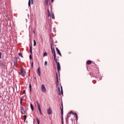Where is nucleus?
Returning a JSON list of instances; mask_svg holds the SVG:
<instances>
[{"instance_id":"nucleus-1","label":"nucleus","mask_w":124,"mask_h":124,"mask_svg":"<svg viewBox=\"0 0 124 124\" xmlns=\"http://www.w3.org/2000/svg\"><path fill=\"white\" fill-rule=\"evenodd\" d=\"M56 79H57V82H56V86L58 88V92H59V95H61V94H63V92L62 91V86H61V89L60 88V87L58 85L59 83V79L58 78V74H56Z\"/></svg>"},{"instance_id":"nucleus-2","label":"nucleus","mask_w":124,"mask_h":124,"mask_svg":"<svg viewBox=\"0 0 124 124\" xmlns=\"http://www.w3.org/2000/svg\"><path fill=\"white\" fill-rule=\"evenodd\" d=\"M70 114H73V115H75V116H76V121H78V116L77 115V114L76 113H73V111H70L69 113H68V115H67V119H68L69 118V116H69V115H70Z\"/></svg>"},{"instance_id":"nucleus-3","label":"nucleus","mask_w":124,"mask_h":124,"mask_svg":"<svg viewBox=\"0 0 124 124\" xmlns=\"http://www.w3.org/2000/svg\"><path fill=\"white\" fill-rule=\"evenodd\" d=\"M51 52H52V54H53V57H56V52H55V48H53V46H52V44H51Z\"/></svg>"},{"instance_id":"nucleus-4","label":"nucleus","mask_w":124,"mask_h":124,"mask_svg":"<svg viewBox=\"0 0 124 124\" xmlns=\"http://www.w3.org/2000/svg\"><path fill=\"white\" fill-rule=\"evenodd\" d=\"M17 60H18V59L16 57L13 60L14 64L16 67H17V65L18 64Z\"/></svg>"},{"instance_id":"nucleus-5","label":"nucleus","mask_w":124,"mask_h":124,"mask_svg":"<svg viewBox=\"0 0 124 124\" xmlns=\"http://www.w3.org/2000/svg\"><path fill=\"white\" fill-rule=\"evenodd\" d=\"M62 121H63V107L62 104V108L61 109Z\"/></svg>"},{"instance_id":"nucleus-6","label":"nucleus","mask_w":124,"mask_h":124,"mask_svg":"<svg viewBox=\"0 0 124 124\" xmlns=\"http://www.w3.org/2000/svg\"><path fill=\"white\" fill-rule=\"evenodd\" d=\"M25 73H26V72H25L23 69H22L21 70V72H19V74H20V75H22V76L24 77H25Z\"/></svg>"},{"instance_id":"nucleus-7","label":"nucleus","mask_w":124,"mask_h":124,"mask_svg":"<svg viewBox=\"0 0 124 124\" xmlns=\"http://www.w3.org/2000/svg\"><path fill=\"white\" fill-rule=\"evenodd\" d=\"M47 113L48 115H51L53 113V110H52V108H49L47 110Z\"/></svg>"},{"instance_id":"nucleus-8","label":"nucleus","mask_w":124,"mask_h":124,"mask_svg":"<svg viewBox=\"0 0 124 124\" xmlns=\"http://www.w3.org/2000/svg\"><path fill=\"white\" fill-rule=\"evenodd\" d=\"M20 108L22 115H25L26 114V111L24 109V108L23 107H20Z\"/></svg>"},{"instance_id":"nucleus-9","label":"nucleus","mask_w":124,"mask_h":124,"mask_svg":"<svg viewBox=\"0 0 124 124\" xmlns=\"http://www.w3.org/2000/svg\"><path fill=\"white\" fill-rule=\"evenodd\" d=\"M42 90L43 93H46V87H45L44 84L42 85Z\"/></svg>"},{"instance_id":"nucleus-10","label":"nucleus","mask_w":124,"mask_h":124,"mask_svg":"<svg viewBox=\"0 0 124 124\" xmlns=\"http://www.w3.org/2000/svg\"><path fill=\"white\" fill-rule=\"evenodd\" d=\"M56 49L58 54H59V56H61V57H62V53H61V51H60V49H59L58 47H56Z\"/></svg>"},{"instance_id":"nucleus-11","label":"nucleus","mask_w":124,"mask_h":124,"mask_svg":"<svg viewBox=\"0 0 124 124\" xmlns=\"http://www.w3.org/2000/svg\"><path fill=\"white\" fill-rule=\"evenodd\" d=\"M57 65L58 71L60 72V70H61V64H60V63H58Z\"/></svg>"},{"instance_id":"nucleus-12","label":"nucleus","mask_w":124,"mask_h":124,"mask_svg":"<svg viewBox=\"0 0 124 124\" xmlns=\"http://www.w3.org/2000/svg\"><path fill=\"white\" fill-rule=\"evenodd\" d=\"M31 3L32 4H33V0H31ZM28 5H29V6H31V0H29Z\"/></svg>"},{"instance_id":"nucleus-13","label":"nucleus","mask_w":124,"mask_h":124,"mask_svg":"<svg viewBox=\"0 0 124 124\" xmlns=\"http://www.w3.org/2000/svg\"><path fill=\"white\" fill-rule=\"evenodd\" d=\"M57 56H54V61L55 62V63L56 64H58V63H60V62H58V60H57Z\"/></svg>"},{"instance_id":"nucleus-14","label":"nucleus","mask_w":124,"mask_h":124,"mask_svg":"<svg viewBox=\"0 0 124 124\" xmlns=\"http://www.w3.org/2000/svg\"><path fill=\"white\" fill-rule=\"evenodd\" d=\"M37 104L38 105V110H41V108H40V104H39V103H38V101H36Z\"/></svg>"},{"instance_id":"nucleus-15","label":"nucleus","mask_w":124,"mask_h":124,"mask_svg":"<svg viewBox=\"0 0 124 124\" xmlns=\"http://www.w3.org/2000/svg\"><path fill=\"white\" fill-rule=\"evenodd\" d=\"M37 74L39 76H40V67H38L37 69Z\"/></svg>"},{"instance_id":"nucleus-16","label":"nucleus","mask_w":124,"mask_h":124,"mask_svg":"<svg viewBox=\"0 0 124 124\" xmlns=\"http://www.w3.org/2000/svg\"><path fill=\"white\" fill-rule=\"evenodd\" d=\"M92 61H90V60H88V61H87V64H88V65H90V64H91V63H92Z\"/></svg>"},{"instance_id":"nucleus-17","label":"nucleus","mask_w":124,"mask_h":124,"mask_svg":"<svg viewBox=\"0 0 124 124\" xmlns=\"http://www.w3.org/2000/svg\"><path fill=\"white\" fill-rule=\"evenodd\" d=\"M47 16L48 17H50V16H51V14H50L49 9L47 10Z\"/></svg>"},{"instance_id":"nucleus-18","label":"nucleus","mask_w":124,"mask_h":124,"mask_svg":"<svg viewBox=\"0 0 124 124\" xmlns=\"http://www.w3.org/2000/svg\"><path fill=\"white\" fill-rule=\"evenodd\" d=\"M0 64L2 67H4V66H5V63H4L1 62Z\"/></svg>"},{"instance_id":"nucleus-19","label":"nucleus","mask_w":124,"mask_h":124,"mask_svg":"<svg viewBox=\"0 0 124 124\" xmlns=\"http://www.w3.org/2000/svg\"><path fill=\"white\" fill-rule=\"evenodd\" d=\"M30 105H31V108L32 111H33L34 108H33V106L32 105V104L31 103Z\"/></svg>"},{"instance_id":"nucleus-20","label":"nucleus","mask_w":124,"mask_h":124,"mask_svg":"<svg viewBox=\"0 0 124 124\" xmlns=\"http://www.w3.org/2000/svg\"><path fill=\"white\" fill-rule=\"evenodd\" d=\"M30 49L31 54H32V46H30Z\"/></svg>"},{"instance_id":"nucleus-21","label":"nucleus","mask_w":124,"mask_h":124,"mask_svg":"<svg viewBox=\"0 0 124 124\" xmlns=\"http://www.w3.org/2000/svg\"><path fill=\"white\" fill-rule=\"evenodd\" d=\"M29 89L30 92H31V84H29Z\"/></svg>"},{"instance_id":"nucleus-22","label":"nucleus","mask_w":124,"mask_h":124,"mask_svg":"<svg viewBox=\"0 0 124 124\" xmlns=\"http://www.w3.org/2000/svg\"><path fill=\"white\" fill-rule=\"evenodd\" d=\"M36 46V42L35 41V40H34L33 41V46Z\"/></svg>"},{"instance_id":"nucleus-23","label":"nucleus","mask_w":124,"mask_h":124,"mask_svg":"<svg viewBox=\"0 0 124 124\" xmlns=\"http://www.w3.org/2000/svg\"><path fill=\"white\" fill-rule=\"evenodd\" d=\"M51 18L52 19H55V16L54 15V14L51 15Z\"/></svg>"},{"instance_id":"nucleus-24","label":"nucleus","mask_w":124,"mask_h":124,"mask_svg":"<svg viewBox=\"0 0 124 124\" xmlns=\"http://www.w3.org/2000/svg\"><path fill=\"white\" fill-rule=\"evenodd\" d=\"M47 4H49V1L48 0H46V5H47Z\"/></svg>"},{"instance_id":"nucleus-25","label":"nucleus","mask_w":124,"mask_h":124,"mask_svg":"<svg viewBox=\"0 0 124 124\" xmlns=\"http://www.w3.org/2000/svg\"><path fill=\"white\" fill-rule=\"evenodd\" d=\"M18 56H19V57H21V58H23V56L22 55V53L21 52L18 53Z\"/></svg>"},{"instance_id":"nucleus-26","label":"nucleus","mask_w":124,"mask_h":124,"mask_svg":"<svg viewBox=\"0 0 124 124\" xmlns=\"http://www.w3.org/2000/svg\"><path fill=\"white\" fill-rule=\"evenodd\" d=\"M36 121L37 122V124H39L40 123V121H39V120H38V118H36Z\"/></svg>"},{"instance_id":"nucleus-27","label":"nucleus","mask_w":124,"mask_h":124,"mask_svg":"<svg viewBox=\"0 0 124 124\" xmlns=\"http://www.w3.org/2000/svg\"><path fill=\"white\" fill-rule=\"evenodd\" d=\"M22 102H23V98L20 99V105H22Z\"/></svg>"},{"instance_id":"nucleus-28","label":"nucleus","mask_w":124,"mask_h":124,"mask_svg":"<svg viewBox=\"0 0 124 124\" xmlns=\"http://www.w3.org/2000/svg\"><path fill=\"white\" fill-rule=\"evenodd\" d=\"M24 122H26V120H27V115H24Z\"/></svg>"},{"instance_id":"nucleus-29","label":"nucleus","mask_w":124,"mask_h":124,"mask_svg":"<svg viewBox=\"0 0 124 124\" xmlns=\"http://www.w3.org/2000/svg\"><path fill=\"white\" fill-rule=\"evenodd\" d=\"M44 57H46V56H47V52H45L44 53Z\"/></svg>"},{"instance_id":"nucleus-30","label":"nucleus","mask_w":124,"mask_h":124,"mask_svg":"<svg viewBox=\"0 0 124 124\" xmlns=\"http://www.w3.org/2000/svg\"><path fill=\"white\" fill-rule=\"evenodd\" d=\"M47 63H48V62H47V61H45V66H46L47 65Z\"/></svg>"},{"instance_id":"nucleus-31","label":"nucleus","mask_w":124,"mask_h":124,"mask_svg":"<svg viewBox=\"0 0 124 124\" xmlns=\"http://www.w3.org/2000/svg\"><path fill=\"white\" fill-rule=\"evenodd\" d=\"M31 68H32V67H33V62H32V63H31Z\"/></svg>"},{"instance_id":"nucleus-32","label":"nucleus","mask_w":124,"mask_h":124,"mask_svg":"<svg viewBox=\"0 0 124 124\" xmlns=\"http://www.w3.org/2000/svg\"><path fill=\"white\" fill-rule=\"evenodd\" d=\"M39 111L40 112V115H42V112H41V109L39 110Z\"/></svg>"},{"instance_id":"nucleus-33","label":"nucleus","mask_w":124,"mask_h":124,"mask_svg":"<svg viewBox=\"0 0 124 124\" xmlns=\"http://www.w3.org/2000/svg\"><path fill=\"white\" fill-rule=\"evenodd\" d=\"M1 55H2L1 52H0V59H1Z\"/></svg>"},{"instance_id":"nucleus-34","label":"nucleus","mask_w":124,"mask_h":124,"mask_svg":"<svg viewBox=\"0 0 124 124\" xmlns=\"http://www.w3.org/2000/svg\"><path fill=\"white\" fill-rule=\"evenodd\" d=\"M25 93H26V91L25 90H24L23 92V94H25Z\"/></svg>"},{"instance_id":"nucleus-35","label":"nucleus","mask_w":124,"mask_h":124,"mask_svg":"<svg viewBox=\"0 0 124 124\" xmlns=\"http://www.w3.org/2000/svg\"><path fill=\"white\" fill-rule=\"evenodd\" d=\"M30 60H31V55H30V57H29Z\"/></svg>"},{"instance_id":"nucleus-36","label":"nucleus","mask_w":124,"mask_h":124,"mask_svg":"<svg viewBox=\"0 0 124 124\" xmlns=\"http://www.w3.org/2000/svg\"><path fill=\"white\" fill-rule=\"evenodd\" d=\"M51 2H54V0H51Z\"/></svg>"},{"instance_id":"nucleus-37","label":"nucleus","mask_w":124,"mask_h":124,"mask_svg":"<svg viewBox=\"0 0 124 124\" xmlns=\"http://www.w3.org/2000/svg\"><path fill=\"white\" fill-rule=\"evenodd\" d=\"M62 124H63V121H62Z\"/></svg>"},{"instance_id":"nucleus-38","label":"nucleus","mask_w":124,"mask_h":124,"mask_svg":"<svg viewBox=\"0 0 124 124\" xmlns=\"http://www.w3.org/2000/svg\"><path fill=\"white\" fill-rule=\"evenodd\" d=\"M93 83H94V81H93Z\"/></svg>"}]
</instances>
